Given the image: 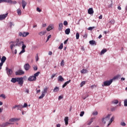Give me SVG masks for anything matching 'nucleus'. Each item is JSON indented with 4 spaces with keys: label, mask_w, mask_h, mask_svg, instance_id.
Wrapping results in <instances>:
<instances>
[{
    "label": "nucleus",
    "mask_w": 127,
    "mask_h": 127,
    "mask_svg": "<svg viewBox=\"0 0 127 127\" xmlns=\"http://www.w3.org/2000/svg\"><path fill=\"white\" fill-rule=\"evenodd\" d=\"M15 44H16V46H18L19 47H20V46H21L22 45V51L19 53V55L25 52V48H26V46L24 45V43L23 42L19 41V39H17L16 42H15Z\"/></svg>",
    "instance_id": "nucleus-1"
},
{
    "label": "nucleus",
    "mask_w": 127,
    "mask_h": 127,
    "mask_svg": "<svg viewBox=\"0 0 127 127\" xmlns=\"http://www.w3.org/2000/svg\"><path fill=\"white\" fill-rule=\"evenodd\" d=\"M39 74H40V72L38 71L36 73L34 74V75L30 76L28 78V81H30V82H32V81H35L37 79L36 77H38V76H39Z\"/></svg>",
    "instance_id": "nucleus-2"
},
{
    "label": "nucleus",
    "mask_w": 127,
    "mask_h": 127,
    "mask_svg": "<svg viewBox=\"0 0 127 127\" xmlns=\"http://www.w3.org/2000/svg\"><path fill=\"white\" fill-rule=\"evenodd\" d=\"M2 2H7L10 4H16L17 2L15 0L12 1V0H0V3Z\"/></svg>",
    "instance_id": "nucleus-3"
},
{
    "label": "nucleus",
    "mask_w": 127,
    "mask_h": 127,
    "mask_svg": "<svg viewBox=\"0 0 127 127\" xmlns=\"http://www.w3.org/2000/svg\"><path fill=\"white\" fill-rule=\"evenodd\" d=\"M6 61V57L5 56L2 57L1 59V63H0V70H1V67H2V65H3V63L5 62Z\"/></svg>",
    "instance_id": "nucleus-4"
},
{
    "label": "nucleus",
    "mask_w": 127,
    "mask_h": 127,
    "mask_svg": "<svg viewBox=\"0 0 127 127\" xmlns=\"http://www.w3.org/2000/svg\"><path fill=\"white\" fill-rule=\"evenodd\" d=\"M112 83H113V79L105 81L104 82L103 84H102V87H104V86H110Z\"/></svg>",
    "instance_id": "nucleus-5"
},
{
    "label": "nucleus",
    "mask_w": 127,
    "mask_h": 127,
    "mask_svg": "<svg viewBox=\"0 0 127 127\" xmlns=\"http://www.w3.org/2000/svg\"><path fill=\"white\" fill-rule=\"evenodd\" d=\"M17 82H18L19 85L22 86L23 85V77H17Z\"/></svg>",
    "instance_id": "nucleus-6"
},
{
    "label": "nucleus",
    "mask_w": 127,
    "mask_h": 127,
    "mask_svg": "<svg viewBox=\"0 0 127 127\" xmlns=\"http://www.w3.org/2000/svg\"><path fill=\"white\" fill-rule=\"evenodd\" d=\"M110 118H111V114H108L105 118H103L102 119L103 124H106V122H108L110 120Z\"/></svg>",
    "instance_id": "nucleus-7"
},
{
    "label": "nucleus",
    "mask_w": 127,
    "mask_h": 127,
    "mask_svg": "<svg viewBox=\"0 0 127 127\" xmlns=\"http://www.w3.org/2000/svg\"><path fill=\"white\" fill-rule=\"evenodd\" d=\"M15 74L16 76L23 75V74H24V71H23L21 69H19L18 71H16Z\"/></svg>",
    "instance_id": "nucleus-8"
},
{
    "label": "nucleus",
    "mask_w": 127,
    "mask_h": 127,
    "mask_svg": "<svg viewBox=\"0 0 127 127\" xmlns=\"http://www.w3.org/2000/svg\"><path fill=\"white\" fill-rule=\"evenodd\" d=\"M7 15H8V13H6L5 14L0 15V20H3V19H5V18L7 17Z\"/></svg>",
    "instance_id": "nucleus-9"
},
{
    "label": "nucleus",
    "mask_w": 127,
    "mask_h": 127,
    "mask_svg": "<svg viewBox=\"0 0 127 127\" xmlns=\"http://www.w3.org/2000/svg\"><path fill=\"white\" fill-rule=\"evenodd\" d=\"M24 68L26 71H28V70L30 69L31 66L29 64H26L24 65Z\"/></svg>",
    "instance_id": "nucleus-10"
},
{
    "label": "nucleus",
    "mask_w": 127,
    "mask_h": 127,
    "mask_svg": "<svg viewBox=\"0 0 127 127\" xmlns=\"http://www.w3.org/2000/svg\"><path fill=\"white\" fill-rule=\"evenodd\" d=\"M6 70L7 71V75H12V69H9L8 68H6Z\"/></svg>",
    "instance_id": "nucleus-11"
},
{
    "label": "nucleus",
    "mask_w": 127,
    "mask_h": 127,
    "mask_svg": "<svg viewBox=\"0 0 127 127\" xmlns=\"http://www.w3.org/2000/svg\"><path fill=\"white\" fill-rule=\"evenodd\" d=\"M88 14H94V10L93 8H89L88 10Z\"/></svg>",
    "instance_id": "nucleus-12"
},
{
    "label": "nucleus",
    "mask_w": 127,
    "mask_h": 127,
    "mask_svg": "<svg viewBox=\"0 0 127 127\" xmlns=\"http://www.w3.org/2000/svg\"><path fill=\"white\" fill-rule=\"evenodd\" d=\"M26 4H27V3L24 1V0H22V5L23 9L25 8V6H26Z\"/></svg>",
    "instance_id": "nucleus-13"
},
{
    "label": "nucleus",
    "mask_w": 127,
    "mask_h": 127,
    "mask_svg": "<svg viewBox=\"0 0 127 127\" xmlns=\"http://www.w3.org/2000/svg\"><path fill=\"white\" fill-rule=\"evenodd\" d=\"M20 119L17 118H11L9 120V122L13 123V122H16V121H19Z\"/></svg>",
    "instance_id": "nucleus-14"
},
{
    "label": "nucleus",
    "mask_w": 127,
    "mask_h": 127,
    "mask_svg": "<svg viewBox=\"0 0 127 127\" xmlns=\"http://www.w3.org/2000/svg\"><path fill=\"white\" fill-rule=\"evenodd\" d=\"M59 31H61L62 29H63V23H61L59 24V28H58Z\"/></svg>",
    "instance_id": "nucleus-15"
},
{
    "label": "nucleus",
    "mask_w": 127,
    "mask_h": 127,
    "mask_svg": "<svg viewBox=\"0 0 127 127\" xmlns=\"http://www.w3.org/2000/svg\"><path fill=\"white\" fill-rule=\"evenodd\" d=\"M89 44L90 45H97V42L94 40H91L89 41Z\"/></svg>",
    "instance_id": "nucleus-16"
},
{
    "label": "nucleus",
    "mask_w": 127,
    "mask_h": 127,
    "mask_svg": "<svg viewBox=\"0 0 127 127\" xmlns=\"http://www.w3.org/2000/svg\"><path fill=\"white\" fill-rule=\"evenodd\" d=\"M47 32L46 31H41L40 33H39V35H40V36H43V35L46 34Z\"/></svg>",
    "instance_id": "nucleus-17"
},
{
    "label": "nucleus",
    "mask_w": 127,
    "mask_h": 127,
    "mask_svg": "<svg viewBox=\"0 0 127 127\" xmlns=\"http://www.w3.org/2000/svg\"><path fill=\"white\" fill-rule=\"evenodd\" d=\"M114 120H115V117L113 116L112 117V118L110 120V121L109 122L108 125V127H109V126H111V124H112V123H113V122H114Z\"/></svg>",
    "instance_id": "nucleus-18"
},
{
    "label": "nucleus",
    "mask_w": 127,
    "mask_h": 127,
    "mask_svg": "<svg viewBox=\"0 0 127 127\" xmlns=\"http://www.w3.org/2000/svg\"><path fill=\"white\" fill-rule=\"evenodd\" d=\"M11 82L12 83H16V82H17V77L12 78L11 79Z\"/></svg>",
    "instance_id": "nucleus-19"
},
{
    "label": "nucleus",
    "mask_w": 127,
    "mask_h": 127,
    "mask_svg": "<svg viewBox=\"0 0 127 127\" xmlns=\"http://www.w3.org/2000/svg\"><path fill=\"white\" fill-rule=\"evenodd\" d=\"M80 73H81V74H86L88 73V70L86 69H83L80 71Z\"/></svg>",
    "instance_id": "nucleus-20"
},
{
    "label": "nucleus",
    "mask_w": 127,
    "mask_h": 127,
    "mask_svg": "<svg viewBox=\"0 0 127 127\" xmlns=\"http://www.w3.org/2000/svg\"><path fill=\"white\" fill-rule=\"evenodd\" d=\"M69 83H71V80H69L68 81L65 82L64 84H63V88H65V86H67V84H69Z\"/></svg>",
    "instance_id": "nucleus-21"
},
{
    "label": "nucleus",
    "mask_w": 127,
    "mask_h": 127,
    "mask_svg": "<svg viewBox=\"0 0 127 127\" xmlns=\"http://www.w3.org/2000/svg\"><path fill=\"white\" fill-rule=\"evenodd\" d=\"M121 77H122V76L121 75L118 74L117 75L114 77L113 80L120 79V78H121Z\"/></svg>",
    "instance_id": "nucleus-22"
},
{
    "label": "nucleus",
    "mask_w": 127,
    "mask_h": 127,
    "mask_svg": "<svg viewBox=\"0 0 127 127\" xmlns=\"http://www.w3.org/2000/svg\"><path fill=\"white\" fill-rule=\"evenodd\" d=\"M68 121H69V118L65 117L64 122H65V124L66 126H67V125H68Z\"/></svg>",
    "instance_id": "nucleus-23"
},
{
    "label": "nucleus",
    "mask_w": 127,
    "mask_h": 127,
    "mask_svg": "<svg viewBox=\"0 0 127 127\" xmlns=\"http://www.w3.org/2000/svg\"><path fill=\"white\" fill-rule=\"evenodd\" d=\"M58 81H60L61 82H63V81H64V78L62 77V76L60 75L58 77Z\"/></svg>",
    "instance_id": "nucleus-24"
},
{
    "label": "nucleus",
    "mask_w": 127,
    "mask_h": 127,
    "mask_svg": "<svg viewBox=\"0 0 127 127\" xmlns=\"http://www.w3.org/2000/svg\"><path fill=\"white\" fill-rule=\"evenodd\" d=\"M107 50L106 49L102 50L100 53V55H103V54H105V53H106V52H107Z\"/></svg>",
    "instance_id": "nucleus-25"
},
{
    "label": "nucleus",
    "mask_w": 127,
    "mask_h": 127,
    "mask_svg": "<svg viewBox=\"0 0 127 127\" xmlns=\"http://www.w3.org/2000/svg\"><path fill=\"white\" fill-rule=\"evenodd\" d=\"M7 126H8V122H6L4 123H3L1 125V127H7Z\"/></svg>",
    "instance_id": "nucleus-26"
},
{
    "label": "nucleus",
    "mask_w": 127,
    "mask_h": 127,
    "mask_svg": "<svg viewBox=\"0 0 127 127\" xmlns=\"http://www.w3.org/2000/svg\"><path fill=\"white\" fill-rule=\"evenodd\" d=\"M17 13L18 15H21V9H20V8H18L17 10Z\"/></svg>",
    "instance_id": "nucleus-27"
},
{
    "label": "nucleus",
    "mask_w": 127,
    "mask_h": 127,
    "mask_svg": "<svg viewBox=\"0 0 127 127\" xmlns=\"http://www.w3.org/2000/svg\"><path fill=\"white\" fill-rule=\"evenodd\" d=\"M65 34L68 35L70 34V28H67L65 30Z\"/></svg>",
    "instance_id": "nucleus-28"
},
{
    "label": "nucleus",
    "mask_w": 127,
    "mask_h": 127,
    "mask_svg": "<svg viewBox=\"0 0 127 127\" xmlns=\"http://www.w3.org/2000/svg\"><path fill=\"white\" fill-rule=\"evenodd\" d=\"M29 34V33L28 32H23L22 34V37H26V36H27V35H28Z\"/></svg>",
    "instance_id": "nucleus-29"
},
{
    "label": "nucleus",
    "mask_w": 127,
    "mask_h": 127,
    "mask_svg": "<svg viewBox=\"0 0 127 127\" xmlns=\"http://www.w3.org/2000/svg\"><path fill=\"white\" fill-rule=\"evenodd\" d=\"M53 91L54 93H56L57 92H59V87H56L54 89Z\"/></svg>",
    "instance_id": "nucleus-30"
},
{
    "label": "nucleus",
    "mask_w": 127,
    "mask_h": 127,
    "mask_svg": "<svg viewBox=\"0 0 127 127\" xmlns=\"http://www.w3.org/2000/svg\"><path fill=\"white\" fill-rule=\"evenodd\" d=\"M53 29V27L51 26H49L47 28V31H50V30H52Z\"/></svg>",
    "instance_id": "nucleus-31"
},
{
    "label": "nucleus",
    "mask_w": 127,
    "mask_h": 127,
    "mask_svg": "<svg viewBox=\"0 0 127 127\" xmlns=\"http://www.w3.org/2000/svg\"><path fill=\"white\" fill-rule=\"evenodd\" d=\"M15 46H16V44H11L10 45V47L11 50H12L13 47H15Z\"/></svg>",
    "instance_id": "nucleus-32"
},
{
    "label": "nucleus",
    "mask_w": 127,
    "mask_h": 127,
    "mask_svg": "<svg viewBox=\"0 0 127 127\" xmlns=\"http://www.w3.org/2000/svg\"><path fill=\"white\" fill-rule=\"evenodd\" d=\"M19 109H23L22 105L20 104V105H17V110L18 111Z\"/></svg>",
    "instance_id": "nucleus-33"
},
{
    "label": "nucleus",
    "mask_w": 127,
    "mask_h": 127,
    "mask_svg": "<svg viewBox=\"0 0 127 127\" xmlns=\"http://www.w3.org/2000/svg\"><path fill=\"white\" fill-rule=\"evenodd\" d=\"M45 96V94L42 92L41 95L39 97V99H43L44 97Z\"/></svg>",
    "instance_id": "nucleus-34"
},
{
    "label": "nucleus",
    "mask_w": 127,
    "mask_h": 127,
    "mask_svg": "<svg viewBox=\"0 0 127 127\" xmlns=\"http://www.w3.org/2000/svg\"><path fill=\"white\" fill-rule=\"evenodd\" d=\"M85 84H86L85 81H82L80 83V87H83V86H84V85H85Z\"/></svg>",
    "instance_id": "nucleus-35"
},
{
    "label": "nucleus",
    "mask_w": 127,
    "mask_h": 127,
    "mask_svg": "<svg viewBox=\"0 0 127 127\" xmlns=\"http://www.w3.org/2000/svg\"><path fill=\"white\" fill-rule=\"evenodd\" d=\"M112 104H119V100H114L112 101Z\"/></svg>",
    "instance_id": "nucleus-36"
},
{
    "label": "nucleus",
    "mask_w": 127,
    "mask_h": 127,
    "mask_svg": "<svg viewBox=\"0 0 127 127\" xmlns=\"http://www.w3.org/2000/svg\"><path fill=\"white\" fill-rule=\"evenodd\" d=\"M47 90H48V88H47V87L45 88L44 89L43 91H42V93H43L44 94L45 93H47Z\"/></svg>",
    "instance_id": "nucleus-37"
},
{
    "label": "nucleus",
    "mask_w": 127,
    "mask_h": 127,
    "mask_svg": "<svg viewBox=\"0 0 127 127\" xmlns=\"http://www.w3.org/2000/svg\"><path fill=\"white\" fill-rule=\"evenodd\" d=\"M79 37H80V34H79V33L77 32L76 34V39H79Z\"/></svg>",
    "instance_id": "nucleus-38"
},
{
    "label": "nucleus",
    "mask_w": 127,
    "mask_h": 127,
    "mask_svg": "<svg viewBox=\"0 0 127 127\" xmlns=\"http://www.w3.org/2000/svg\"><path fill=\"white\" fill-rule=\"evenodd\" d=\"M65 65V63L64 62V60H62V61L61 63V66H62V67H63V66H64Z\"/></svg>",
    "instance_id": "nucleus-39"
},
{
    "label": "nucleus",
    "mask_w": 127,
    "mask_h": 127,
    "mask_svg": "<svg viewBox=\"0 0 127 127\" xmlns=\"http://www.w3.org/2000/svg\"><path fill=\"white\" fill-rule=\"evenodd\" d=\"M59 49H63V43H62L59 47Z\"/></svg>",
    "instance_id": "nucleus-40"
},
{
    "label": "nucleus",
    "mask_w": 127,
    "mask_h": 127,
    "mask_svg": "<svg viewBox=\"0 0 127 127\" xmlns=\"http://www.w3.org/2000/svg\"><path fill=\"white\" fill-rule=\"evenodd\" d=\"M84 114H85V112H84V111L81 112L80 114V117H83V116H84Z\"/></svg>",
    "instance_id": "nucleus-41"
},
{
    "label": "nucleus",
    "mask_w": 127,
    "mask_h": 127,
    "mask_svg": "<svg viewBox=\"0 0 127 127\" xmlns=\"http://www.w3.org/2000/svg\"><path fill=\"white\" fill-rule=\"evenodd\" d=\"M124 106L125 107H127V99L124 101Z\"/></svg>",
    "instance_id": "nucleus-42"
},
{
    "label": "nucleus",
    "mask_w": 127,
    "mask_h": 127,
    "mask_svg": "<svg viewBox=\"0 0 127 127\" xmlns=\"http://www.w3.org/2000/svg\"><path fill=\"white\" fill-rule=\"evenodd\" d=\"M93 116H97L98 115V112L97 111H94L92 113Z\"/></svg>",
    "instance_id": "nucleus-43"
},
{
    "label": "nucleus",
    "mask_w": 127,
    "mask_h": 127,
    "mask_svg": "<svg viewBox=\"0 0 127 127\" xmlns=\"http://www.w3.org/2000/svg\"><path fill=\"white\" fill-rule=\"evenodd\" d=\"M95 28V27H89L87 29L88 30H93Z\"/></svg>",
    "instance_id": "nucleus-44"
},
{
    "label": "nucleus",
    "mask_w": 127,
    "mask_h": 127,
    "mask_svg": "<svg viewBox=\"0 0 127 127\" xmlns=\"http://www.w3.org/2000/svg\"><path fill=\"white\" fill-rule=\"evenodd\" d=\"M28 106V105H27V103H24V105H23V109L24 108H27Z\"/></svg>",
    "instance_id": "nucleus-45"
},
{
    "label": "nucleus",
    "mask_w": 127,
    "mask_h": 127,
    "mask_svg": "<svg viewBox=\"0 0 127 127\" xmlns=\"http://www.w3.org/2000/svg\"><path fill=\"white\" fill-rule=\"evenodd\" d=\"M121 125L122 126V127H126V124L125 122H121Z\"/></svg>",
    "instance_id": "nucleus-46"
},
{
    "label": "nucleus",
    "mask_w": 127,
    "mask_h": 127,
    "mask_svg": "<svg viewBox=\"0 0 127 127\" xmlns=\"http://www.w3.org/2000/svg\"><path fill=\"white\" fill-rule=\"evenodd\" d=\"M39 60V58L38 57V54H37L36 57V61L37 62Z\"/></svg>",
    "instance_id": "nucleus-47"
},
{
    "label": "nucleus",
    "mask_w": 127,
    "mask_h": 127,
    "mask_svg": "<svg viewBox=\"0 0 127 127\" xmlns=\"http://www.w3.org/2000/svg\"><path fill=\"white\" fill-rule=\"evenodd\" d=\"M96 87H97V85H92L90 86L91 89H94V88H96Z\"/></svg>",
    "instance_id": "nucleus-48"
},
{
    "label": "nucleus",
    "mask_w": 127,
    "mask_h": 127,
    "mask_svg": "<svg viewBox=\"0 0 127 127\" xmlns=\"http://www.w3.org/2000/svg\"><path fill=\"white\" fill-rule=\"evenodd\" d=\"M33 69L34 71H37V69H38V68L37 67V66H35L33 67Z\"/></svg>",
    "instance_id": "nucleus-49"
},
{
    "label": "nucleus",
    "mask_w": 127,
    "mask_h": 127,
    "mask_svg": "<svg viewBox=\"0 0 127 127\" xmlns=\"http://www.w3.org/2000/svg\"><path fill=\"white\" fill-rule=\"evenodd\" d=\"M50 38H51V35H50L48 36L47 39V42L48 41V40H49V39H50Z\"/></svg>",
    "instance_id": "nucleus-50"
},
{
    "label": "nucleus",
    "mask_w": 127,
    "mask_h": 127,
    "mask_svg": "<svg viewBox=\"0 0 127 127\" xmlns=\"http://www.w3.org/2000/svg\"><path fill=\"white\" fill-rule=\"evenodd\" d=\"M0 97H1L2 98H3V99H5V95L4 94H1Z\"/></svg>",
    "instance_id": "nucleus-51"
},
{
    "label": "nucleus",
    "mask_w": 127,
    "mask_h": 127,
    "mask_svg": "<svg viewBox=\"0 0 127 127\" xmlns=\"http://www.w3.org/2000/svg\"><path fill=\"white\" fill-rule=\"evenodd\" d=\"M64 25H68V22H67V21H64Z\"/></svg>",
    "instance_id": "nucleus-52"
},
{
    "label": "nucleus",
    "mask_w": 127,
    "mask_h": 127,
    "mask_svg": "<svg viewBox=\"0 0 127 127\" xmlns=\"http://www.w3.org/2000/svg\"><path fill=\"white\" fill-rule=\"evenodd\" d=\"M115 20H111L110 21V23L112 24H114L115 23Z\"/></svg>",
    "instance_id": "nucleus-53"
},
{
    "label": "nucleus",
    "mask_w": 127,
    "mask_h": 127,
    "mask_svg": "<svg viewBox=\"0 0 127 127\" xmlns=\"http://www.w3.org/2000/svg\"><path fill=\"white\" fill-rule=\"evenodd\" d=\"M37 11H38L39 12H41V9L39 7L37 8Z\"/></svg>",
    "instance_id": "nucleus-54"
},
{
    "label": "nucleus",
    "mask_w": 127,
    "mask_h": 127,
    "mask_svg": "<svg viewBox=\"0 0 127 127\" xmlns=\"http://www.w3.org/2000/svg\"><path fill=\"white\" fill-rule=\"evenodd\" d=\"M55 76H56V74H53L51 76V79H53Z\"/></svg>",
    "instance_id": "nucleus-55"
},
{
    "label": "nucleus",
    "mask_w": 127,
    "mask_h": 127,
    "mask_svg": "<svg viewBox=\"0 0 127 127\" xmlns=\"http://www.w3.org/2000/svg\"><path fill=\"white\" fill-rule=\"evenodd\" d=\"M16 108H17V105H15L12 107V110H14V109H16Z\"/></svg>",
    "instance_id": "nucleus-56"
},
{
    "label": "nucleus",
    "mask_w": 127,
    "mask_h": 127,
    "mask_svg": "<svg viewBox=\"0 0 127 127\" xmlns=\"http://www.w3.org/2000/svg\"><path fill=\"white\" fill-rule=\"evenodd\" d=\"M25 92L27 93V94H29V89H26L25 90Z\"/></svg>",
    "instance_id": "nucleus-57"
},
{
    "label": "nucleus",
    "mask_w": 127,
    "mask_h": 127,
    "mask_svg": "<svg viewBox=\"0 0 127 127\" xmlns=\"http://www.w3.org/2000/svg\"><path fill=\"white\" fill-rule=\"evenodd\" d=\"M67 42H68V39H67L64 42V44H67Z\"/></svg>",
    "instance_id": "nucleus-58"
},
{
    "label": "nucleus",
    "mask_w": 127,
    "mask_h": 127,
    "mask_svg": "<svg viewBox=\"0 0 127 127\" xmlns=\"http://www.w3.org/2000/svg\"><path fill=\"white\" fill-rule=\"evenodd\" d=\"M61 99H63V96H60L59 97V100H61Z\"/></svg>",
    "instance_id": "nucleus-59"
},
{
    "label": "nucleus",
    "mask_w": 127,
    "mask_h": 127,
    "mask_svg": "<svg viewBox=\"0 0 127 127\" xmlns=\"http://www.w3.org/2000/svg\"><path fill=\"white\" fill-rule=\"evenodd\" d=\"M99 19H102L103 18V15H101L100 16H99Z\"/></svg>",
    "instance_id": "nucleus-60"
},
{
    "label": "nucleus",
    "mask_w": 127,
    "mask_h": 127,
    "mask_svg": "<svg viewBox=\"0 0 127 127\" xmlns=\"http://www.w3.org/2000/svg\"><path fill=\"white\" fill-rule=\"evenodd\" d=\"M42 26H43V27H46V26H47V24H43Z\"/></svg>",
    "instance_id": "nucleus-61"
},
{
    "label": "nucleus",
    "mask_w": 127,
    "mask_h": 127,
    "mask_svg": "<svg viewBox=\"0 0 127 127\" xmlns=\"http://www.w3.org/2000/svg\"><path fill=\"white\" fill-rule=\"evenodd\" d=\"M49 55H52V52H51V51H50V52H49Z\"/></svg>",
    "instance_id": "nucleus-62"
},
{
    "label": "nucleus",
    "mask_w": 127,
    "mask_h": 127,
    "mask_svg": "<svg viewBox=\"0 0 127 127\" xmlns=\"http://www.w3.org/2000/svg\"><path fill=\"white\" fill-rule=\"evenodd\" d=\"M22 34H23V33H21V32H20V33H19V36H22Z\"/></svg>",
    "instance_id": "nucleus-63"
},
{
    "label": "nucleus",
    "mask_w": 127,
    "mask_h": 127,
    "mask_svg": "<svg viewBox=\"0 0 127 127\" xmlns=\"http://www.w3.org/2000/svg\"><path fill=\"white\" fill-rule=\"evenodd\" d=\"M61 127V125L60 124H58L57 125V127Z\"/></svg>",
    "instance_id": "nucleus-64"
}]
</instances>
